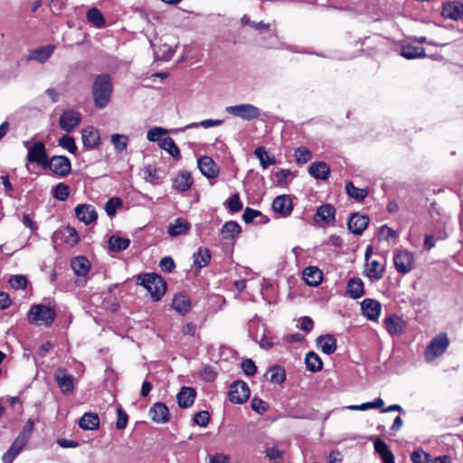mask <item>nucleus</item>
<instances>
[{"label":"nucleus","instance_id":"f257e3e1","mask_svg":"<svg viewBox=\"0 0 463 463\" xmlns=\"http://www.w3.org/2000/svg\"><path fill=\"white\" fill-rule=\"evenodd\" d=\"M113 93V83L109 74L102 73L95 77L91 94L95 108L102 109L106 108L111 100Z\"/></svg>","mask_w":463,"mask_h":463},{"label":"nucleus","instance_id":"f03ea898","mask_svg":"<svg viewBox=\"0 0 463 463\" xmlns=\"http://www.w3.org/2000/svg\"><path fill=\"white\" fill-rule=\"evenodd\" d=\"M137 284L143 286L150 293L154 301H159L166 291V282L156 273L139 274Z\"/></svg>","mask_w":463,"mask_h":463},{"label":"nucleus","instance_id":"7ed1b4c3","mask_svg":"<svg viewBox=\"0 0 463 463\" xmlns=\"http://www.w3.org/2000/svg\"><path fill=\"white\" fill-rule=\"evenodd\" d=\"M56 318L54 308L44 305H33L28 313V321L38 326H51Z\"/></svg>","mask_w":463,"mask_h":463},{"label":"nucleus","instance_id":"20e7f679","mask_svg":"<svg viewBox=\"0 0 463 463\" xmlns=\"http://www.w3.org/2000/svg\"><path fill=\"white\" fill-rule=\"evenodd\" d=\"M449 345V340L446 333H439L427 345L424 357L428 362L435 360L442 355Z\"/></svg>","mask_w":463,"mask_h":463},{"label":"nucleus","instance_id":"39448f33","mask_svg":"<svg viewBox=\"0 0 463 463\" xmlns=\"http://www.w3.org/2000/svg\"><path fill=\"white\" fill-rule=\"evenodd\" d=\"M250 388L244 381L237 380L233 382L229 389V401L235 404L245 403L250 397Z\"/></svg>","mask_w":463,"mask_h":463},{"label":"nucleus","instance_id":"423d86ee","mask_svg":"<svg viewBox=\"0 0 463 463\" xmlns=\"http://www.w3.org/2000/svg\"><path fill=\"white\" fill-rule=\"evenodd\" d=\"M53 379L62 394L68 395L73 392L75 389V378L72 374L68 373L66 368H57L54 372Z\"/></svg>","mask_w":463,"mask_h":463},{"label":"nucleus","instance_id":"0eeeda50","mask_svg":"<svg viewBox=\"0 0 463 463\" xmlns=\"http://www.w3.org/2000/svg\"><path fill=\"white\" fill-rule=\"evenodd\" d=\"M226 111L232 116L241 118L244 120L256 119L260 116V109L252 104L229 106L226 108Z\"/></svg>","mask_w":463,"mask_h":463},{"label":"nucleus","instance_id":"6e6552de","mask_svg":"<svg viewBox=\"0 0 463 463\" xmlns=\"http://www.w3.org/2000/svg\"><path fill=\"white\" fill-rule=\"evenodd\" d=\"M50 168L55 175L65 177L71 172V164L65 156H53L48 159L44 169Z\"/></svg>","mask_w":463,"mask_h":463},{"label":"nucleus","instance_id":"1a4fd4ad","mask_svg":"<svg viewBox=\"0 0 463 463\" xmlns=\"http://www.w3.org/2000/svg\"><path fill=\"white\" fill-rule=\"evenodd\" d=\"M26 159L28 162L35 163L44 168L48 161V155L44 143L42 141L33 143L28 149Z\"/></svg>","mask_w":463,"mask_h":463},{"label":"nucleus","instance_id":"9d476101","mask_svg":"<svg viewBox=\"0 0 463 463\" xmlns=\"http://www.w3.org/2000/svg\"><path fill=\"white\" fill-rule=\"evenodd\" d=\"M393 263L396 270L401 274L409 273L414 263L413 254L408 250H402L393 257Z\"/></svg>","mask_w":463,"mask_h":463},{"label":"nucleus","instance_id":"9b49d317","mask_svg":"<svg viewBox=\"0 0 463 463\" xmlns=\"http://www.w3.org/2000/svg\"><path fill=\"white\" fill-rule=\"evenodd\" d=\"M81 115L74 109H66L62 112L59 119V125L61 129L70 133L80 124Z\"/></svg>","mask_w":463,"mask_h":463},{"label":"nucleus","instance_id":"f8f14e48","mask_svg":"<svg viewBox=\"0 0 463 463\" xmlns=\"http://www.w3.org/2000/svg\"><path fill=\"white\" fill-rule=\"evenodd\" d=\"M369 224L366 214L353 213L347 220V229L355 235H361Z\"/></svg>","mask_w":463,"mask_h":463},{"label":"nucleus","instance_id":"ddd939ff","mask_svg":"<svg viewBox=\"0 0 463 463\" xmlns=\"http://www.w3.org/2000/svg\"><path fill=\"white\" fill-rule=\"evenodd\" d=\"M198 168L208 179H214L220 174V168L213 159L208 156H201L197 161Z\"/></svg>","mask_w":463,"mask_h":463},{"label":"nucleus","instance_id":"4468645a","mask_svg":"<svg viewBox=\"0 0 463 463\" xmlns=\"http://www.w3.org/2000/svg\"><path fill=\"white\" fill-rule=\"evenodd\" d=\"M272 209L281 217H288L293 211V202L290 195L277 196L272 202Z\"/></svg>","mask_w":463,"mask_h":463},{"label":"nucleus","instance_id":"2eb2a0df","mask_svg":"<svg viewBox=\"0 0 463 463\" xmlns=\"http://www.w3.org/2000/svg\"><path fill=\"white\" fill-rule=\"evenodd\" d=\"M441 15L447 19L458 21L463 19V3L449 1L443 5Z\"/></svg>","mask_w":463,"mask_h":463},{"label":"nucleus","instance_id":"dca6fc26","mask_svg":"<svg viewBox=\"0 0 463 463\" xmlns=\"http://www.w3.org/2000/svg\"><path fill=\"white\" fill-rule=\"evenodd\" d=\"M362 314L367 317V319L375 321L379 318L382 305L378 300L372 298H365L361 302Z\"/></svg>","mask_w":463,"mask_h":463},{"label":"nucleus","instance_id":"f3484780","mask_svg":"<svg viewBox=\"0 0 463 463\" xmlns=\"http://www.w3.org/2000/svg\"><path fill=\"white\" fill-rule=\"evenodd\" d=\"M385 273V264L376 260L366 261L364 274L373 281L382 279Z\"/></svg>","mask_w":463,"mask_h":463},{"label":"nucleus","instance_id":"a211bd4d","mask_svg":"<svg viewBox=\"0 0 463 463\" xmlns=\"http://www.w3.org/2000/svg\"><path fill=\"white\" fill-rule=\"evenodd\" d=\"M335 208L329 203L322 204L317 209V213L314 216L316 222H324L325 224H330L335 222Z\"/></svg>","mask_w":463,"mask_h":463},{"label":"nucleus","instance_id":"6ab92c4d","mask_svg":"<svg viewBox=\"0 0 463 463\" xmlns=\"http://www.w3.org/2000/svg\"><path fill=\"white\" fill-rule=\"evenodd\" d=\"M76 217L85 224H90L98 219V213L90 204L82 203L75 208Z\"/></svg>","mask_w":463,"mask_h":463},{"label":"nucleus","instance_id":"aec40b11","mask_svg":"<svg viewBox=\"0 0 463 463\" xmlns=\"http://www.w3.org/2000/svg\"><path fill=\"white\" fill-rule=\"evenodd\" d=\"M308 173L317 180L326 181L330 177L331 169L326 162L317 161L309 165Z\"/></svg>","mask_w":463,"mask_h":463},{"label":"nucleus","instance_id":"412c9836","mask_svg":"<svg viewBox=\"0 0 463 463\" xmlns=\"http://www.w3.org/2000/svg\"><path fill=\"white\" fill-rule=\"evenodd\" d=\"M151 420L156 423H166L170 419L168 407L163 402H156L149 410Z\"/></svg>","mask_w":463,"mask_h":463},{"label":"nucleus","instance_id":"4be33fe9","mask_svg":"<svg viewBox=\"0 0 463 463\" xmlns=\"http://www.w3.org/2000/svg\"><path fill=\"white\" fill-rule=\"evenodd\" d=\"M194 184V178L189 171L182 170L173 180V186L180 193L188 191Z\"/></svg>","mask_w":463,"mask_h":463},{"label":"nucleus","instance_id":"5701e85b","mask_svg":"<svg viewBox=\"0 0 463 463\" xmlns=\"http://www.w3.org/2000/svg\"><path fill=\"white\" fill-rule=\"evenodd\" d=\"M171 307L178 314L184 316L187 314L191 309V298L185 293L178 292L175 295Z\"/></svg>","mask_w":463,"mask_h":463},{"label":"nucleus","instance_id":"b1692460","mask_svg":"<svg viewBox=\"0 0 463 463\" xmlns=\"http://www.w3.org/2000/svg\"><path fill=\"white\" fill-rule=\"evenodd\" d=\"M81 139L83 146L89 149L96 148L100 143V137L98 129L91 126L82 129Z\"/></svg>","mask_w":463,"mask_h":463},{"label":"nucleus","instance_id":"393cba45","mask_svg":"<svg viewBox=\"0 0 463 463\" xmlns=\"http://www.w3.org/2000/svg\"><path fill=\"white\" fill-rule=\"evenodd\" d=\"M384 324L387 332L392 335H401L403 333L405 322L397 315H391L386 317Z\"/></svg>","mask_w":463,"mask_h":463},{"label":"nucleus","instance_id":"a878e982","mask_svg":"<svg viewBox=\"0 0 463 463\" xmlns=\"http://www.w3.org/2000/svg\"><path fill=\"white\" fill-rule=\"evenodd\" d=\"M196 396V392L193 387L184 386L176 395L177 403L181 408L191 407Z\"/></svg>","mask_w":463,"mask_h":463},{"label":"nucleus","instance_id":"bb28decb","mask_svg":"<svg viewBox=\"0 0 463 463\" xmlns=\"http://www.w3.org/2000/svg\"><path fill=\"white\" fill-rule=\"evenodd\" d=\"M190 222L184 218H176L174 222L167 227V232L171 237L185 235L190 232Z\"/></svg>","mask_w":463,"mask_h":463},{"label":"nucleus","instance_id":"cd10ccee","mask_svg":"<svg viewBox=\"0 0 463 463\" xmlns=\"http://www.w3.org/2000/svg\"><path fill=\"white\" fill-rule=\"evenodd\" d=\"M54 50L55 46L52 44L33 49L30 52L28 60H33L40 63H44L52 56Z\"/></svg>","mask_w":463,"mask_h":463},{"label":"nucleus","instance_id":"c85d7f7f","mask_svg":"<svg viewBox=\"0 0 463 463\" xmlns=\"http://www.w3.org/2000/svg\"><path fill=\"white\" fill-rule=\"evenodd\" d=\"M303 279L308 286L317 287L318 286L323 279L322 271L315 266H309L304 269L303 272Z\"/></svg>","mask_w":463,"mask_h":463},{"label":"nucleus","instance_id":"c756f323","mask_svg":"<svg viewBox=\"0 0 463 463\" xmlns=\"http://www.w3.org/2000/svg\"><path fill=\"white\" fill-rule=\"evenodd\" d=\"M346 293L354 299L362 298L364 295L363 280L356 277L350 279L346 284Z\"/></svg>","mask_w":463,"mask_h":463},{"label":"nucleus","instance_id":"7c9ffc66","mask_svg":"<svg viewBox=\"0 0 463 463\" xmlns=\"http://www.w3.org/2000/svg\"><path fill=\"white\" fill-rule=\"evenodd\" d=\"M100 420L96 412H85L79 420V426L85 430H95L99 428Z\"/></svg>","mask_w":463,"mask_h":463},{"label":"nucleus","instance_id":"2f4dec72","mask_svg":"<svg viewBox=\"0 0 463 463\" xmlns=\"http://www.w3.org/2000/svg\"><path fill=\"white\" fill-rule=\"evenodd\" d=\"M71 267L77 276L84 277L90 271V263L86 257L78 256L71 259Z\"/></svg>","mask_w":463,"mask_h":463},{"label":"nucleus","instance_id":"473e14b6","mask_svg":"<svg viewBox=\"0 0 463 463\" xmlns=\"http://www.w3.org/2000/svg\"><path fill=\"white\" fill-rule=\"evenodd\" d=\"M317 342L325 354H332L336 350V339L332 335H322L317 337Z\"/></svg>","mask_w":463,"mask_h":463},{"label":"nucleus","instance_id":"72a5a7b5","mask_svg":"<svg viewBox=\"0 0 463 463\" xmlns=\"http://www.w3.org/2000/svg\"><path fill=\"white\" fill-rule=\"evenodd\" d=\"M241 233V225L235 221L226 222L222 229L221 234L223 240H233Z\"/></svg>","mask_w":463,"mask_h":463},{"label":"nucleus","instance_id":"f704fd0d","mask_svg":"<svg viewBox=\"0 0 463 463\" xmlns=\"http://www.w3.org/2000/svg\"><path fill=\"white\" fill-rule=\"evenodd\" d=\"M212 255L208 248L200 247L193 256L194 266L200 270L202 268L209 265Z\"/></svg>","mask_w":463,"mask_h":463},{"label":"nucleus","instance_id":"c9c22d12","mask_svg":"<svg viewBox=\"0 0 463 463\" xmlns=\"http://www.w3.org/2000/svg\"><path fill=\"white\" fill-rule=\"evenodd\" d=\"M401 55L407 60H412L426 57V52L423 47L405 44L402 46Z\"/></svg>","mask_w":463,"mask_h":463},{"label":"nucleus","instance_id":"e433bc0d","mask_svg":"<svg viewBox=\"0 0 463 463\" xmlns=\"http://www.w3.org/2000/svg\"><path fill=\"white\" fill-rule=\"evenodd\" d=\"M158 146L161 149L165 150L173 158L176 160L181 158L180 149L172 137H165L161 138Z\"/></svg>","mask_w":463,"mask_h":463},{"label":"nucleus","instance_id":"4c0bfd02","mask_svg":"<svg viewBox=\"0 0 463 463\" xmlns=\"http://www.w3.org/2000/svg\"><path fill=\"white\" fill-rule=\"evenodd\" d=\"M345 192L349 197L356 202H363L369 194L368 188L356 187L351 181L345 184Z\"/></svg>","mask_w":463,"mask_h":463},{"label":"nucleus","instance_id":"58836bf2","mask_svg":"<svg viewBox=\"0 0 463 463\" xmlns=\"http://www.w3.org/2000/svg\"><path fill=\"white\" fill-rule=\"evenodd\" d=\"M305 364L307 369L312 373H317L323 369V362L321 358L317 353L313 351L307 353L305 357Z\"/></svg>","mask_w":463,"mask_h":463},{"label":"nucleus","instance_id":"ea45409f","mask_svg":"<svg viewBox=\"0 0 463 463\" xmlns=\"http://www.w3.org/2000/svg\"><path fill=\"white\" fill-rule=\"evenodd\" d=\"M109 250L111 252H121L128 248L130 244V240L128 238H123L116 235H112L109 239Z\"/></svg>","mask_w":463,"mask_h":463},{"label":"nucleus","instance_id":"a19ab883","mask_svg":"<svg viewBox=\"0 0 463 463\" xmlns=\"http://www.w3.org/2000/svg\"><path fill=\"white\" fill-rule=\"evenodd\" d=\"M265 375L274 384H280L286 379L285 370L279 365L270 367Z\"/></svg>","mask_w":463,"mask_h":463},{"label":"nucleus","instance_id":"79ce46f5","mask_svg":"<svg viewBox=\"0 0 463 463\" xmlns=\"http://www.w3.org/2000/svg\"><path fill=\"white\" fill-rule=\"evenodd\" d=\"M88 21L98 28L106 24V20L102 13L97 7H91L87 12Z\"/></svg>","mask_w":463,"mask_h":463},{"label":"nucleus","instance_id":"37998d69","mask_svg":"<svg viewBox=\"0 0 463 463\" xmlns=\"http://www.w3.org/2000/svg\"><path fill=\"white\" fill-rule=\"evenodd\" d=\"M61 232H62L64 242L71 246H74V245L78 244L80 241V235L77 232V230L72 226H69V225L66 226Z\"/></svg>","mask_w":463,"mask_h":463},{"label":"nucleus","instance_id":"c03bdc74","mask_svg":"<svg viewBox=\"0 0 463 463\" xmlns=\"http://www.w3.org/2000/svg\"><path fill=\"white\" fill-rule=\"evenodd\" d=\"M255 156L260 160V165L263 168H267L270 165H274L276 163V159L274 156H269L266 151L264 146H259L255 149Z\"/></svg>","mask_w":463,"mask_h":463},{"label":"nucleus","instance_id":"a18cd8bd","mask_svg":"<svg viewBox=\"0 0 463 463\" xmlns=\"http://www.w3.org/2000/svg\"><path fill=\"white\" fill-rule=\"evenodd\" d=\"M294 157L298 165H304L311 160L312 152L306 146H298L295 148Z\"/></svg>","mask_w":463,"mask_h":463},{"label":"nucleus","instance_id":"49530a36","mask_svg":"<svg viewBox=\"0 0 463 463\" xmlns=\"http://www.w3.org/2000/svg\"><path fill=\"white\" fill-rule=\"evenodd\" d=\"M71 190L68 184L64 183H59L53 188V197L61 202H64L70 196Z\"/></svg>","mask_w":463,"mask_h":463},{"label":"nucleus","instance_id":"de8ad7c7","mask_svg":"<svg viewBox=\"0 0 463 463\" xmlns=\"http://www.w3.org/2000/svg\"><path fill=\"white\" fill-rule=\"evenodd\" d=\"M383 403V400L379 397L373 402H364L360 405H351L348 407V409L351 411H367L369 409L382 408Z\"/></svg>","mask_w":463,"mask_h":463},{"label":"nucleus","instance_id":"09e8293b","mask_svg":"<svg viewBox=\"0 0 463 463\" xmlns=\"http://www.w3.org/2000/svg\"><path fill=\"white\" fill-rule=\"evenodd\" d=\"M123 202L119 197L109 198L105 204V211L109 217L116 215L117 210L120 209Z\"/></svg>","mask_w":463,"mask_h":463},{"label":"nucleus","instance_id":"8fccbe9b","mask_svg":"<svg viewBox=\"0 0 463 463\" xmlns=\"http://www.w3.org/2000/svg\"><path fill=\"white\" fill-rule=\"evenodd\" d=\"M224 204L231 213H238L242 210V203L240 198L239 193L232 194Z\"/></svg>","mask_w":463,"mask_h":463},{"label":"nucleus","instance_id":"3c124183","mask_svg":"<svg viewBox=\"0 0 463 463\" xmlns=\"http://www.w3.org/2000/svg\"><path fill=\"white\" fill-rule=\"evenodd\" d=\"M257 217H262L263 220L261 222H267L269 219L262 215L261 212L259 210H255L250 207H246L244 213L242 214V220L245 223H250Z\"/></svg>","mask_w":463,"mask_h":463},{"label":"nucleus","instance_id":"603ef678","mask_svg":"<svg viewBox=\"0 0 463 463\" xmlns=\"http://www.w3.org/2000/svg\"><path fill=\"white\" fill-rule=\"evenodd\" d=\"M412 463H430V454L424 451L422 449H417L411 454Z\"/></svg>","mask_w":463,"mask_h":463},{"label":"nucleus","instance_id":"864d4df0","mask_svg":"<svg viewBox=\"0 0 463 463\" xmlns=\"http://www.w3.org/2000/svg\"><path fill=\"white\" fill-rule=\"evenodd\" d=\"M250 407L255 412L262 415L269 410V405L260 398L253 397L250 401Z\"/></svg>","mask_w":463,"mask_h":463},{"label":"nucleus","instance_id":"5fc2aeb1","mask_svg":"<svg viewBox=\"0 0 463 463\" xmlns=\"http://www.w3.org/2000/svg\"><path fill=\"white\" fill-rule=\"evenodd\" d=\"M59 146L66 148L71 154H75L77 152V146L75 144V140L72 137L68 135H63L59 139Z\"/></svg>","mask_w":463,"mask_h":463},{"label":"nucleus","instance_id":"6e6d98bb","mask_svg":"<svg viewBox=\"0 0 463 463\" xmlns=\"http://www.w3.org/2000/svg\"><path fill=\"white\" fill-rule=\"evenodd\" d=\"M128 137L125 135L113 134L111 136V143L114 147L118 151H123L127 148Z\"/></svg>","mask_w":463,"mask_h":463},{"label":"nucleus","instance_id":"4d7b16f0","mask_svg":"<svg viewBox=\"0 0 463 463\" xmlns=\"http://www.w3.org/2000/svg\"><path fill=\"white\" fill-rule=\"evenodd\" d=\"M28 439L25 438H23L22 436L18 435L8 450H10L14 455L18 456L20 452L25 448L26 444L28 443Z\"/></svg>","mask_w":463,"mask_h":463},{"label":"nucleus","instance_id":"13d9d810","mask_svg":"<svg viewBox=\"0 0 463 463\" xmlns=\"http://www.w3.org/2000/svg\"><path fill=\"white\" fill-rule=\"evenodd\" d=\"M28 439L25 438H23L22 436L18 435L8 450H10L14 455L18 456L20 452L25 448L26 444L28 443Z\"/></svg>","mask_w":463,"mask_h":463},{"label":"nucleus","instance_id":"bf43d9fd","mask_svg":"<svg viewBox=\"0 0 463 463\" xmlns=\"http://www.w3.org/2000/svg\"><path fill=\"white\" fill-rule=\"evenodd\" d=\"M28 439L25 438H23L22 436L18 435L8 450H10L14 455L18 456L20 452L25 448L26 444L28 443Z\"/></svg>","mask_w":463,"mask_h":463},{"label":"nucleus","instance_id":"052dcab7","mask_svg":"<svg viewBox=\"0 0 463 463\" xmlns=\"http://www.w3.org/2000/svg\"><path fill=\"white\" fill-rule=\"evenodd\" d=\"M28 439L25 438H23L22 436L18 435L8 450H10L14 455L18 456L20 452L25 448L26 444L28 443Z\"/></svg>","mask_w":463,"mask_h":463},{"label":"nucleus","instance_id":"680f3d73","mask_svg":"<svg viewBox=\"0 0 463 463\" xmlns=\"http://www.w3.org/2000/svg\"><path fill=\"white\" fill-rule=\"evenodd\" d=\"M28 439L25 438H23L22 436L18 435L8 450H10L14 455L18 456L20 452L25 448L26 444L28 443Z\"/></svg>","mask_w":463,"mask_h":463},{"label":"nucleus","instance_id":"e2e57ef3","mask_svg":"<svg viewBox=\"0 0 463 463\" xmlns=\"http://www.w3.org/2000/svg\"><path fill=\"white\" fill-rule=\"evenodd\" d=\"M28 280L23 275H14L9 279L10 286L14 289H24L27 287Z\"/></svg>","mask_w":463,"mask_h":463},{"label":"nucleus","instance_id":"0e129e2a","mask_svg":"<svg viewBox=\"0 0 463 463\" xmlns=\"http://www.w3.org/2000/svg\"><path fill=\"white\" fill-rule=\"evenodd\" d=\"M241 365L242 372L247 376H252L257 372V366L254 361L250 358L243 359Z\"/></svg>","mask_w":463,"mask_h":463},{"label":"nucleus","instance_id":"69168bd1","mask_svg":"<svg viewBox=\"0 0 463 463\" xmlns=\"http://www.w3.org/2000/svg\"><path fill=\"white\" fill-rule=\"evenodd\" d=\"M117 416L118 418L116 421V428L118 430H124L127 427L128 421V416L127 412L121 407H118L117 408Z\"/></svg>","mask_w":463,"mask_h":463},{"label":"nucleus","instance_id":"338daca9","mask_svg":"<svg viewBox=\"0 0 463 463\" xmlns=\"http://www.w3.org/2000/svg\"><path fill=\"white\" fill-rule=\"evenodd\" d=\"M166 133H167L166 129L160 128V127H155V128H150L147 131L146 138L152 142H155V141L159 142V140H161L160 137Z\"/></svg>","mask_w":463,"mask_h":463},{"label":"nucleus","instance_id":"774afa93","mask_svg":"<svg viewBox=\"0 0 463 463\" xmlns=\"http://www.w3.org/2000/svg\"><path fill=\"white\" fill-rule=\"evenodd\" d=\"M194 421L201 427H206L210 422V414L207 411H201L194 414Z\"/></svg>","mask_w":463,"mask_h":463}]
</instances>
